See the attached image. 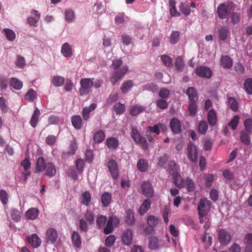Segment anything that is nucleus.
<instances>
[{"instance_id":"f257e3e1","label":"nucleus","mask_w":252,"mask_h":252,"mask_svg":"<svg viewBox=\"0 0 252 252\" xmlns=\"http://www.w3.org/2000/svg\"><path fill=\"white\" fill-rule=\"evenodd\" d=\"M35 173L44 172V175L49 178L55 176L57 170L55 165L52 162H47L43 157H39L36 162Z\"/></svg>"},{"instance_id":"f03ea898","label":"nucleus","mask_w":252,"mask_h":252,"mask_svg":"<svg viewBox=\"0 0 252 252\" xmlns=\"http://www.w3.org/2000/svg\"><path fill=\"white\" fill-rule=\"evenodd\" d=\"M211 202L206 198L200 199L197 207L199 222H204V217L206 216L211 209Z\"/></svg>"},{"instance_id":"7ed1b4c3","label":"nucleus","mask_w":252,"mask_h":252,"mask_svg":"<svg viewBox=\"0 0 252 252\" xmlns=\"http://www.w3.org/2000/svg\"><path fill=\"white\" fill-rule=\"evenodd\" d=\"M94 78H83L80 80L79 93L81 95L87 94L91 92V88L94 86Z\"/></svg>"},{"instance_id":"20e7f679","label":"nucleus","mask_w":252,"mask_h":252,"mask_svg":"<svg viewBox=\"0 0 252 252\" xmlns=\"http://www.w3.org/2000/svg\"><path fill=\"white\" fill-rule=\"evenodd\" d=\"M131 136L133 140L137 144H140L144 149H147L149 145L146 139L143 137L136 128L132 127Z\"/></svg>"},{"instance_id":"39448f33","label":"nucleus","mask_w":252,"mask_h":252,"mask_svg":"<svg viewBox=\"0 0 252 252\" xmlns=\"http://www.w3.org/2000/svg\"><path fill=\"white\" fill-rule=\"evenodd\" d=\"M231 6V4L229 3L227 4L225 3L220 4L217 10L218 17L220 19H225L230 13L229 7Z\"/></svg>"},{"instance_id":"423d86ee","label":"nucleus","mask_w":252,"mask_h":252,"mask_svg":"<svg viewBox=\"0 0 252 252\" xmlns=\"http://www.w3.org/2000/svg\"><path fill=\"white\" fill-rule=\"evenodd\" d=\"M128 67L125 65L119 70H116L113 72L110 77V81L113 84H115L118 81L121 79L124 75L127 72Z\"/></svg>"},{"instance_id":"0eeeda50","label":"nucleus","mask_w":252,"mask_h":252,"mask_svg":"<svg viewBox=\"0 0 252 252\" xmlns=\"http://www.w3.org/2000/svg\"><path fill=\"white\" fill-rule=\"evenodd\" d=\"M188 156L189 158L194 162L197 159V151L196 146L191 142H189L187 147Z\"/></svg>"},{"instance_id":"6e6552de","label":"nucleus","mask_w":252,"mask_h":252,"mask_svg":"<svg viewBox=\"0 0 252 252\" xmlns=\"http://www.w3.org/2000/svg\"><path fill=\"white\" fill-rule=\"evenodd\" d=\"M218 239L220 243L222 245H227L231 240L230 234L225 229H221L218 233Z\"/></svg>"},{"instance_id":"1a4fd4ad","label":"nucleus","mask_w":252,"mask_h":252,"mask_svg":"<svg viewBox=\"0 0 252 252\" xmlns=\"http://www.w3.org/2000/svg\"><path fill=\"white\" fill-rule=\"evenodd\" d=\"M107 167L114 179H117L119 177V173L117 162L114 159L110 160L107 163Z\"/></svg>"},{"instance_id":"9d476101","label":"nucleus","mask_w":252,"mask_h":252,"mask_svg":"<svg viewBox=\"0 0 252 252\" xmlns=\"http://www.w3.org/2000/svg\"><path fill=\"white\" fill-rule=\"evenodd\" d=\"M142 193L146 197H151L154 195V189L150 183L144 182L141 186Z\"/></svg>"},{"instance_id":"9b49d317","label":"nucleus","mask_w":252,"mask_h":252,"mask_svg":"<svg viewBox=\"0 0 252 252\" xmlns=\"http://www.w3.org/2000/svg\"><path fill=\"white\" fill-rule=\"evenodd\" d=\"M170 127L172 131L175 134L179 133L182 130L181 122L176 118L170 120Z\"/></svg>"},{"instance_id":"f8f14e48","label":"nucleus","mask_w":252,"mask_h":252,"mask_svg":"<svg viewBox=\"0 0 252 252\" xmlns=\"http://www.w3.org/2000/svg\"><path fill=\"white\" fill-rule=\"evenodd\" d=\"M195 72L197 75L201 77L209 78L212 75L211 70L205 66H200L196 68Z\"/></svg>"},{"instance_id":"ddd939ff","label":"nucleus","mask_w":252,"mask_h":252,"mask_svg":"<svg viewBox=\"0 0 252 252\" xmlns=\"http://www.w3.org/2000/svg\"><path fill=\"white\" fill-rule=\"evenodd\" d=\"M31 14L33 16L29 17L27 18L28 23L30 26H35L40 18V14L36 10H32Z\"/></svg>"},{"instance_id":"4468645a","label":"nucleus","mask_w":252,"mask_h":252,"mask_svg":"<svg viewBox=\"0 0 252 252\" xmlns=\"http://www.w3.org/2000/svg\"><path fill=\"white\" fill-rule=\"evenodd\" d=\"M58 233L56 230L52 228H49L46 232V240L47 242L54 243L58 238Z\"/></svg>"},{"instance_id":"2eb2a0df","label":"nucleus","mask_w":252,"mask_h":252,"mask_svg":"<svg viewBox=\"0 0 252 252\" xmlns=\"http://www.w3.org/2000/svg\"><path fill=\"white\" fill-rule=\"evenodd\" d=\"M132 232L131 230L127 229L124 232L122 235V241L126 245H130L132 241Z\"/></svg>"},{"instance_id":"dca6fc26","label":"nucleus","mask_w":252,"mask_h":252,"mask_svg":"<svg viewBox=\"0 0 252 252\" xmlns=\"http://www.w3.org/2000/svg\"><path fill=\"white\" fill-rule=\"evenodd\" d=\"M28 242L33 248H38L41 244V240L36 234H33L31 236L27 237Z\"/></svg>"},{"instance_id":"f3484780","label":"nucleus","mask_w":252,"mask_h":252,"mask_svg":"<svg viewBox=\"0 0 252 252\" xmlns=\"http://www.w3.org/2000/svg\"><path fill=\"white\" fill-rule=\"evenodd\" d=\"M220 65L225 69L230 68L232 66L233 61L228 56H222L220 61Z\"/></svg>"},{"instance_id":"a211bd4d","label":"nucleus","mask_w":252,"mask_h":252,"mask_svg":"<svg viewBox=\"0 0 252 252\" xmlns=\"http://www.w3.org/2000/svg\"><path fill=\"white\" fill-rule=\"evenodd\" d=\"M207 120L210 124L212 126L216 125L217 122V115L215 109H210L207 114Z\"/></svg>"},{"instance_id":"6ab92c4d","label":"nucleus","mask_w":252,"mask_h":252,"mask_svg":"<svg viewBox=\"0 0 252 252\" xmlns=\"http://www.w3.org/2000/svg\"><path fill=\"white\" fill-rule=\"evenodd\" d=\"M61 53L65 57H71L73 55L71 46L67 42L64 43L62 46Z\"/></svg>"},{"instance_id":"aec40b11","label":"nucleus","mask_w":252,"mask_h":252,"mask_svg":"<svg viewBox=\"0 0 252 252\" xmlns=\"http://www.w3.org/2000/svg\"><path fill=\"white\" fill-rule=\"evenodd\" d=\"M96 104L95 103L91 104L89 107H85L82 111V116L85 121H87L90 118V113L95 109Z\"/></svg>"},{"instance_id":"412c9836","label":"nucleus","mask_w":252,"mask_h":252,"mask_svg":"<svg viewBox=\"0 0 252 252\" xmlns=\"http://www.w3.org/2000/svg\"><path fill=\"white\" fill-rule=\"evenodd\" d=\"M71 123L75 129H80L83 125L82 119L79 115H74L71 118Z\"/></svg>"},{"instance_id":"4be33fe9","label":"nucleus","mask_w":252,"mask_h":252,"mask_svg":"<svg viewBox=\"0 0 252 252\" xmlns=\"http://www.w3.org/2000/svg\"><path fill=\"white\" fill-rule=\"evenodd\" d=\"M151 202L150 199H145L143 203L140 206L139 209V213L140 215H144L148 210L150 208Z\"/></svg>"},{"instance_id":"5701e85b","label":"nucleus","mask_w":252,"mask_h":252,"mask_svg":"<svg viewBox=\"0 0 252 252\" xmlns=\"http://www.w3.org/2000/svg\"><path fill=\"white\" fill-rule=\"evenodd\" d=\"M71 241L74 247L79 248L81 245V237L77 231H73L71 235Z\"/></svg>"},{"instance_id":"b1692460","label":"nucleus","mask_w":252,"mask_h":252,"mask_svg":"<svg viewBox=\"0 0 252 252\" xmlns=\"http://www.w3.org/2000/svg\"><path fill=\"white\" fill-rule=\"evenodd\" d=\"M39 213V210L37 208H32L26 212L25 217L28 220H34L37 217Z\"/></svg>"},{"instance_id":"393cba45","label":"nucleus","mask_w":252,"mask_h":252,"mask_svg":"<svg viewBox=\"0 0 252 252\" xmlns=\"http://www.w3.org/2000/svg\"><path fill=\"white\" fill-rule=\"evenodd\" d=\"M111 194L108 192H104L101 196V200L102 205L104 207L109 206L111 202Z\"/></svg>"},{"instance_id":"a878e982","label":"nucleus","mask_w":252,"mask_h":252,"mask_svg":"<svg viewBox=\"0 0 252 252\" xmlns=\"http://www.w3.org/2000/svg\"><path fill=\"white\" fill-rule=\"evenodd\" d=\"M173 175V182L176 186L182 188L184 187V181L178 172L172 174Z\"/></svg>"},{"instance_id":"bb28decb","label":"nucleus","mask_w":252,"mask_h":252,"mask_svg":"<svg viewBox=\"0 0 252 252\" xmlns=\"http://www.w3.org/2000/svg\"><path fill=\"white\" fill-rule=\"evenodd\" d=\"M40 115L39 110L36 107L30 120V124L33 127H35L39 120Z\"/></svg>"},{"instance_id":"cd10ccee","label":"nucleus","mask_w":252,"mask_h":252,"mask_svg":"<svg viewBox=\"0 0 252 252\" xmlns=\"http://www.w3.org/2000/svg\"><path fill=\"white\" fill-rule=\"evenodd\" d=\"M106 144L110 149H115L119 144V140L114 137H110L107 139Z\"/></svg>"},{"instance_id":"c85d7f7f","label":"nucleus","mask_w":252,"mask_h":252,"mask_svg":"<svg viewBox=\"0 0 252 252\" xmlns=\"http://www.w3.org/2000/svg\"><path fill=\"white\" fill-rule=\"evenodd\" d=\"M186 93L189 97V101H197L198 96L196 91L193 87H189Z\"/></svg>"},{"instance_id":"c756f323","label":"nucleus","mask_w":252,"mask_h":252,"mask_svg":"<svg viewBox=\"0 0 252 252\" xmlns=\"http://www.w3.org/2000/svg\"><path fill=\"white\" fill-rule=\"evenodd\" d=\"M78 148L77 144L75 141L72 140L70 142V144L69 147V150L67 152L63 153V157L65 158L69 155H73L75 154V151Z\"/></svg>"},{"instance_id":"7c9ffc66","label":"nucleus","mask_w":252,"mask_h":252,"mask_svg":"<svg viewBox=\"0 0 252 252\" xmlns=\"http://www.w3.org/2000/svg\"><path fill=\"white\" fill-rule=\"evenodd\" d=\"M229 32L228 29L225 27H221L218 31L219 38L220 40H225L228 36Z\"/></svg>"},{"instance_id":"2f4dec72","label":"nucleus","mask_w":252,"mask_h":252,"mask_svg":"<svg viewBox=\"0 0 252 252\" xmlns=\"http://www.w3.org/2000/svg\"><path fill=\"white\" fill-rule=\"evenodd\" d=\"M159 219L153 215L148 216L147 222L149 226L152 227L154 228L158 225L159 222Z\"/></svg>"},{"instance_id":"473e14b6","label":"nucleus","mask_w":252,"mask_h":252,"mask_svg":"<svg viewBox=\"0 0 252 252\" xmlns=\"http://www.w3.org/2000/svg\"><path fill=\"white\" fill-rule=\"evenodd\" d=\"M169 7L170 13L172 16L179 17L180 16V13L179 12L176 8V2L175 0H169Z\"/></svg>"},{"instance_id":"72a5a7b5","label":"nucleus","mask_w":252,"mask_h":252,"mask_svg":"<svg viewBox=\"0 0 252 252\" xmlns=\"http://www.w3.org/2000/svg\"><path fill=\"white\" fill-rule=\"evenodd\" d=\"M145 110V107L142 106L135 105L132 106L130 110L129 113L131 115L133 116H137L140 113L144 111Z\"/></svg>"},{"instance_id":"f704fd0d","label":"nucleus","mask_w":252,"mask_h":252,"mask_svg":"<svg viewBox=\"0 0 252 252\" xmlns=\"http://www.w3.org/2000/svg\"><path fill=\"white\" fill-rule=\"evenodd\" d=\"M10 85L16 90H20L23 87V83L16 78H11L10 80Z\"/></svg>"},{"instance_id":"c9c22d12","label":"nucleus","mask_w":252,"mask_h":252,"mask_svg":"<svg viewBox=\"0 0 252 252\" xmlns=\"http://www.w3.org/2000/svg\"><path fill=\"white\" fill-rule=\"evenodd\" d=\"M81 203L86 206H88L91 201V195L88 191H85L81 195Z\"/></svg>"},{"instance_id":"e433bc0d","label":"nucleus","mask_w":252,"mask_h":252,"mask_svg":"<svg viewBox=\"0 0 252 252\" xmlns=\"http://www.w3.org/2000/svg\"><path fill=\"white\" fill-rule=\"evenodd\" d=\"M37 94L32 89H30L25 94V98L29 101H33L36 98Z\"/></svg>"},{"instance_id":"4c0bfd02","label":"nucleus","mask_w":252,"mask_h":252,"mask_svg":"<svg viewBox=\"0 0 252 252\" xmlns=\"http://www.w3.org/2000/svg\"><path fill=\"white\" fill-rule=\"evenodd\" d=\"M137 166L141 172H145L148 168V163L144 159H140L137 162Z\"/></svg>"},{"instance_id":"58836bf2","label":"nucleus","mask_w":252,"mask_h":252,"mask_svg":"<svg viewBox=\"0 0 252 252\" xmlns=\"http://www.w3.org/2000/svg\"><path fill=\"white\" fill-rule=\"evenodd\" d=\"M133 86V82L131 80H127L122 84L121 90L123 94H126Z\"/></svg>"},{"instance_id":"ea45409f","label":"nucleus","mask_w":252,"mask_h":252,"mask_svg":"<svg viewBox=\"0 0 252 252\" xmlns=\"http://www.w3.org/2000/svg\"><path fill=\"white\" fill-rule=\"evenodd\" d=\"M207 123L205 121H200L198 126V131L200 134H205L208 129Z\"/></svg>"},{"instance_id":"a19ab883","label":"nucleus","mask_w":252,"mask_h":252,"mask_svg":"<svg viewBox=\"0 0 252 252\" xmlns=\"http://www.w3.org/2000/svg\"><path fill=\"white\" fill-rule=\"evenodd\" d=\"M126 222L129 225H132L134 223L135 220L134 213L130 210L126 211Z\"/></svg>"},{"instance_id":"79ce46f5","label":"nucleus","mask_w":252,"mask_h":252,"mask_svg":"<svg viewBox=\"0 0 252 252\" xmlns=\"http://www.w3.org/2000/svg\"><path fill=\"white\" fill-rule=\"evenodd\" d=\"M126 110L125 104L120 102L117 103L114 106V111L117 115L123 114Z\"/></svg>"},{"instance_id":"37998d69","label":"nucleus","mask_w":252,"mask_h":252,"mask_svg":"<svg viewBox=\"0 0 252 252\" xmlns=\"http://www.w3.org/2000/svg\"><path fill=\"white\" fill-rule=\"evenodd\" d=\"M196 101H189L188 110L189 114L191 116H194L197 113V107Z\"/></svg>"},{"instance_id":"c03bdc74","label":"nucleus","mask_w":252,"mask_h":252,"mask_svg":"<svg viewBox=\"0 0 252 252\" xmlns=\"http://www.w3.org/2000/svg\"><path fill=\"white\" fill-rule=\"evenodd\" d=\"M3 32L8 40L12 41L15 40L16 34L12 30L5 28L3 30Z\"/></svg>"},{"instance_id":"a18cd8bd","label":"nucleus","mask_w":252,"mask_h":252,"mask_svg":"<svg viewBox=\"0 0 252 252\" xmlns=\"http://www.w3.org/2000/svg\"><path fill=\"white\" fill-rule=\"evenodd\" d=\"M252 133H249L248 132L246 131H242L240 134V139L242 142L245 145H249L250 143V135Z\"/></svg>"},{"instance_id":"49530a36","label":"nucleus","mask_w":252,"mask_h":252,"mask_svg":"<svg viewBox=\"0 0 252 252\" xmlns=\"http://www.w3.org/2000/svg\"><path fill=\"white\" fill-rule=\"evenodd\" d=\"M105 134L102 130L96 132L94 135V140L95 142L101 143L105 138Z\"/></svg>"},{"instance_id":"de8ad7c7","label":"nucleus","mask_w":252,"mask_h":252,"mask_svg":"<svg viewBox=\"0 0 252 252\" xmlns=\"http://www.w3.org/2000/svg\"><path fill=\"white\" fill-rule=\"evenodd\" d=\"M64 82V78L60 76H54L52 79V83L55 87L62 86Z\"/></svg>"},{"instance_id":"09e8293b","label":"nucleus","mask_w":252,"mask_h":252,"mask_svg":"<svg viewBox=\"0 0 252 252\" xmlns=\"http://www.w3.org/2000/svg\"><path fill=\"white\" fill-rule=\"evenodd\" d=\"M175 67L177 70L182 71L184 67L183 59L181 56H178L175 61Z\"/></svg>"},{"instance_id":"8fccbe9b","label":"nucleus","mask_w":252,"mask_h":252,"mask_svg":"<svg viewBox=\"0 0 252 252\" xmlns=\"http://www.w3.org/2000/svg\"><path fill=\"white\" fill-rule=\"evenodd\" d=\"M107 221L106 217L103 215H99L97 217L96 220V223L98 228H101L106 224Z\"/></svg>"},{"instance_id":"3c124183","label":"nucleus","mask_w":252,"mask_h":252,"mask_svg":"<svg viewBox=\"0 0 252 252\" xmlns=\"http://www.w3.org/2000/svg\"><path fill=\"white\" fill-rule=\"evenodd\" d=\"M84 217L89 224L94 223V214L91 210H87L85 213Z\"/></svg>"},{"instance_id":"603ef678","label":"nucleus","mask_w":252,"mask_h":252,"mask_svg":"<svg viewBox=\"0 0 252 252\" xmlns=\"http://www.w3.org/2000/svg\"><path fill=\"white\" fill-rule=\"evenodd\" d=\"M239 120L240 117L238 115H235L228 123V126L233 130L236 129L239 122Z\"/></svg>"},{"instance_id":"864d4df0","label":"nucleus","mask_w":252,"mask_h":252,"mask_svg":"<svg viewBox=\"0 0 252 252\" xmlns=\"http://www.w3.org/2000/svg\"><path fill=\"white\" fill-rule=\"evenodd\" d=\"M112 218H109L106 226L104 228L103 232L105 234L111 233L113 230V225L112 223Z\"/></svg>"},{"instance_id":"5fc2aeb1","label":"nucleus","mask_w":252,"mask_h":252,"mask_svg":"<svg viewBox=\"0 0 252 252\" xmlns=\"http://www.w3.org/2000/svg\"><path fill=\"white\" fill-rule=\"evenodd\" d=\"M149 248L151 249H157L159 247L158 240L156 237H151L149 239Z\"/></svg>"},{"instance_id":"6e6d98bb","label":"nucleus","mask_w":252,"mask_h":252,"mask_svg":"<svg viewBox=\"0 0 252 252\" xmlns=\"http://www.w3.org/2000/svg\"><path fill=\"white\" fill-rule=\"evenodd\" d=\"M168 170L169 173L173 174L178 172V168L176 163L173 161H170L168 163Z\"/></svg>"},{"instance_id":"4d7b16f0","label":"nucleus","mask_w":252,"mask_h":252,"mask_svg":"<svg viewBox=\"0 0 252 252\" xmlns=\"http://www.w3.org/2000/svg\"><path fill=\"white\" fill-rule=\"evenodd\" d=\"M244 124L245 128L244 131H247L249 133H252V119L251 118L246 119Z\"/></svg>"},{"instance_id":"13d9d810","label":"nucleus","mask_w":252,"mask_h":252,"mask_svg":"<svg viewBox=\"0 0 252 252\" xmlns=\"http://www.w3.org/2000/svg\"><path fill=\"white\" fill-rule=\"evenodd\" d=\"M228 103L230 108L234 111H236L238 110V103L236 100L232 97L228 98Z\"/></svg>"},{"instance_id":"bf43d9fd","label":"nucleus","mask_w":252,"mask_h":252,"mask_svg":"<svg viewBox=\"0 0 252 252\" xmlns=\"http://www.w3.org/2000/svg\"><path fill=\"white\" fill-rule=\"evenodd\" d=\"M184 186H186L189 191H193L194 189V185L193 181L188 178L184 181Z\"/></svg>"},{"instance_id":"052dcab7","label":"nucleus","mask_w":252,"mask_h":252,"mask_svg":"<svg viewBox=\"0 0 252 252\" xmlns=\"http://www.w3.org/2000/svg\"><path fill=\"white\" fill-rule=\"evenodd\" d=\"M158 107L161 109H165L168 107V104L166 100L164 99H158L156 102Z\"/></svg>"},{"instance_id":"680f3d73","label":"nucleus","mask_w":252,"mask_h":252,"mask_svg":"<svg viewBox=\"0 0 252 252\" xmlns=\"http://www.w3.org/2000/svg\"><path fill=\"white\" fill-rule=\"evenodd\" d=\"M244 87L248 94H252V79L248 78L245 81Z\"/></svg>"},{"instance_id":"e2e57ef3","label":"nucleus","mask_w":252,"mask_h":252,"mask_svg":"<svg viewBox=\"0 0 252 252\" xmlns=\"http://www.w3.org/2000/svg\"><path fill=\"white\" fill-rule=\"evenodd\" d=\"M21 165L24 168L25 171L28 170L31 166V162L29 157L26 156L25 158L22 161Z\"/></svg>"},{"instance_id":"0e129e2a","label":"nucleus","mask_w":252,"mask_h":252,"mask_svg":"<svg viewBox=\"0 0 252 252\" xmlns=\"http://www.w3.org/2000/svg\"><path fill=\"white\" fill-rule=\"evenodd\" d=\"M161 60L165 65L167 66H172V59L170 57L164 55L161 56Z\"/></svg>"},{"instance_id":"69168bd1","label":"nucleus","mask_w":252,"mask_h":252,"mask_svg":"<svg viewBox=\"0 0 252 252\" xmlns=\"http://www.w3.org/2000/svg\"><path fill=\"white\" fill-rule=\"evenodd\" d=\"M240 21V14L237 12H233L231 15V21L233 25L237 24Z\"/></svg>"},{"instance_id":"338daca9","label":"nucleus","mask_w":252,"mask_h":252,"mask_svg":"<svg viewBox=\"0 0 252 252\" xmlns=\"http://www.w3.org/2000/svg\"><path fill=\"white\" fill-rule=\"evenodd\" d=\"M180 9L181 11L185 15L188 16L190 14V10L189 8V6L182 2L180 6Z\"/></svg>"},{"instance_id":"774afa93","label":"nucleus","mask_w":252,"mask_h":252,"mask_svg":"<svg viewBox=\"0 0 252 252\" xmlns=\"http://www.w3.org/2000/svg\"><path fill=\"white\" fill-rule=\"evenodd\" d=\"M180 33L179 32H173L170 36V42L172 44L177 43L179 40Z\"/></svg>"}]
</instances>
